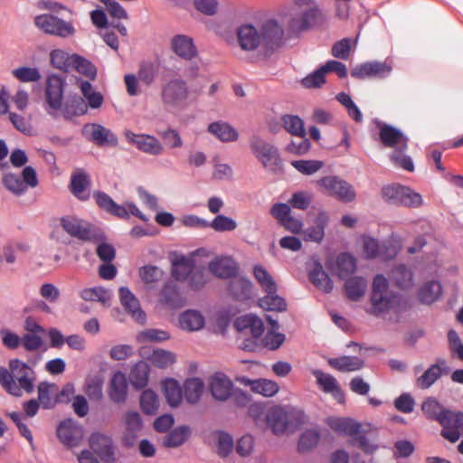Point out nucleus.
<instances>
[{
  "mask_svg": "<svg viewBox=\"0 0 463 463\" xmlns=\"http://www.w3.org/2000/svg\"><path fill=\"white\" fill-rule=\"evenodd\" d=\"M190 95L187 82L180 78L172 79L161 86L160 99L166 109H183Z\"/></svg>",
  "mask_w": 463,
  "mask_h": 463,
  "instance_id": "39448f33",
  "label": "nucleus"
},
{
  "mask_svg": "<svg viewBox=\"0 0 463 463\" xmlns=\"http://www.w3.org/2000/svg\"><path fill=\"white\" fill-rule=\"evenodd\" d=\"M193 261L184 256L176 257L172 263V276L176 280H185L194 270Z\"/></svg>",
  "mask_w": 463,
  "mask_h": 463,
  "instance_id": "79ce46f5",
  "label": "nucleus"
},
{
  "mask_svg": "<svg viewBox=\"0 0 463 463\" xmlns=\"http://www.w3.org/2000/svg\"><path fill=\"white\" fill-rule=\"evenodd\" d=\"M440 425L443 427L442 437L450 442L458 441L463 432V412L454 413L448 410L440 419Z\"/></svg>",
  "mask_w": 463,
  "mask_h": 463,
  "instance_id": "6ab92c4d",
  "label": "nucleus"
},
{
  "mask_svg": "<svg viewBox=\"0 0 463 463\" xmlns=\"http://www.w3.org/2000/svg\"><path fill=\"white\" fill-rule=\"evenodd\" d=\"M209 270L221 279H232L237 272L236 262L229 257H216L209 263Z\"/></svg>",
  "mask_w": 463,
  "mask_h": 463,
  "instance_id": "cd10ccee",
  "label": "nucleus"
},
{
  "mask_svg": "<svg viewBox=\"0 0 463 463\" xmlns=\"http://www.w3.org/2000/svg\"><path fill=\"white\" fill-rule=\"evenodd\" d=\"M140 406L146 414H156L159 406L156 393L151 390L144 391L140 397Z\"/></svg>",
  "mask_w": 463,
  "mask_h": 463,
  "instance_id": "5fc2aeb1",
  "label": "nucleus"
},
{
  "mask_svg": "<svg viewBox=\"0 0 463 463\" xmlns=\"http://www.w3.org/2000/svg\"><path fill=\"white\" fill-rule=\"evenodd\" d=\"M328 223V216L325 212H320L314 220L313 225L303 232L304 240L307 241L321 242L325 236V228Z\"/></svg>",
  "mask_w": 463,
  "mask_h": 463,
  "instance_id": "2f4dec72",
  "label": "nucleus"
},
{
  "mask_svg": "<svg viewBox=\"0 0 463 463\" xmlns=\"http://www.w3.org/2000/svg\"><path fill=\"white\" fill-rule=\"evenodd\" d=\"M283 128L291 135L305 137L306 130L303 120L294 115H284L281 118Z\"/></svg>",
  "mask_w": 463,
  "mask_h": 463,
  "instance_id": "09e8293b",
  "label": "nucleus"
},
{
  "mask_svg": "<svg viewBox=\"0 0 463 463\" xmlns=\"http://www.w3.org/2000/svg\"><path fill=\"white\" fill-rule=\"evenodd\" d=\"M5 187L11 193L21 195L26 191V185L21 177L15 174H6L3 177Z\"/></svg>",
  "mask_w": 463,
  "mask_h": 463,
  "instance_id": "13d9d810",
  "label": "nucleus"
},
{
  "mask_svg": "<svg viewBox=\"0 0 463 463\" xmlns=\"http://www.w3.org/2000/svg\"><path fill=\"white\" fill-rule=\"evenodd\" d=\"M103 379L101 376L94 375L89 377L85 383V393L92 401H100L103 397Z\"/></svg>",
  "mask_w": 463,
  "mask_h": 463,
  "instance_id": "603ef678",
  "label": "nucleus"
},
{
  "mask_svg": "<svg viewBox=\"0 0 463 463\" xmlns=\"http://www.w3.org/2000/svg\"><path fill=\"white\" fill-rule=\"evenodd\" d=\"M159 301L170 308H177L184 305L176 285L174 282H167L161 289Z\"/></svg>",
  "mask_w": 463,
  "mask_h": 463,
  "instance_id": "c9c22d12",
  "label": "nucleus"
},
{
  "mask_svg": "<svg viewBox=\"0 0 463 463\" xmlns=\"http://www.w3.org/2000/svg\"><path fill=\"white\" fill-rule=\"evenodd\" d=\"M207 130L222 142H234L238 139V131L225 121H215L211 123Z\"/></svg>",
  "mask_w": 463,
  "mask_h": 463,
  "instance_id": "473e14b6",
  "label": "nucleus"
},
{
  "mask_svg": "<svg viewBox=\"0 0 463 463\" xmlns=\"http://www.w3.org/2000/svg\"><path fill=\"white\" fill-rule=\"evenodd\" d=\"M250 146L252 154L264 168L276 171L281 167L282 160L275 146L268 143L259 136H253L250 139Z\"/></svg>",
  "mask_w": 463,
  "mask_h": 463,
  "instance_id": "0eeeda50",
  "label": "nucleus"
},
{
  "mask_svg": "<svg viewBox=\"0 0 463 463\" xmlns=\"http://www.w3.org/2000/svg\"><path fill=\"white\" fill-rule=\"evenodd\" d=\"M14 78L22 82H35L41 79V73L37 68L19 67L12 71Z\"/></svg>",
  "mask_w": 463,
  "mask_h": 463,
  "instance_id": "0e129e2a",
  "label": "nucleus"
},
{
  "mask_svg": "<svg viewBox=\"0 0 463 463\" xmlns=\"http://www.w3.org/2000/svg\"><path fill=\"white\" fill-rule=\"evenodd\" d=\"M308 277L312 284L324 292L329 293L333 290V281L324 271L320 262L316 261L314 263L313 269L308 272Z\"/></svg>",
  "mask_w": 463,
  "mask_h": 463,
  "instance_id": "f704fd0d",
  "label": "nucleus"
},
{
  "mask_svg": "<svg viewBox=\"0 0 463 463\" xmlns=\"http://www.w3.org/2000/svg\"><path fill=\"white\" fill-rule=\"evenodd\" d=\"M320 439V433L317 430L311 429L304 431L298 439V449L304 453L312 450L317 447Z\"/></svg>",
  "mask_w": 463,
  "mask_h": 463,
  "instance_id": "8fccbe9b",
  "label": "nucleus"
},
{
  "mask_svg": "<svg viewBox=\"0 0 463 463\" xmlns=\"http://www.w3.org/2000/svg\"><path fill=\"white\" fill-rule=\"evenodd\" d=\"M356 269V260L349 253L344 252L337 256L334 269L335 274L340 279L353 274Z\"/></svg>",
  "mask_w": 463,
  "mask_h": 463,
  "instance_id": "58836bf2",
  "label": "nucleus"
},
{
  "mask_svg": "<svg viewBox=\"0 0 463 463\" xmlns=\"http://www.w3.org/2000/svg\"><path fill=\"white\" fill-rule=\"evenodd\" d=\"M382 196L388 203L418 208L422 205V197L408 186L399 184L385 185L382 188Z\"/></svg>",
  "mask_w": 463,
  "mask_h": 463,
  "instance_id": "423d86ee",
  "label": "nucleus"
},
{
  "mask_svg": "<svg viewBox=\"0 0 463 463\" xmlns=\"http://www.w3.org/2000/svg\"><path fill=\"white\" fill-rule=\"evenodd\" d=\"M379 137L385 147L394 149L390 157L397 166L409 172L414 170L411 158L405 155L409 139L400 129L382 123L379 125Z\"/></svg>",
  "mask_w": 463,
  "mask_h": 463,
  "instance_id": "7ed1b4c3",
  "label": "nucleus"
},
{
  "mask_svg": "<svg viewBox=\"0 0 463 463\" xmlns=\"http://www.w3.org/2000/svg\"><path fill=\"white\" fill-rule=\"evenodd\" d=\"M83 133L88 135L90 141L101 146L104 145L116 146L117 137L108 128L99 124H88L83 128Z\"/></svg>",
  "mask_w": 463,
  "mask_h": 463,
  "instance_id": "5701e85b",
  "label": "nucleus"
},
{
  "mask_svg": "<svg viewBox=\"0 0 463 463\" xmlns=\"http://www.w3.org/2000/svg\"><path fill=\"white\" fill-rule=\"evenodd\" d=\"M367 288L366 280L362 277H353L348 279L345 284L346 296L350 300L357 301L365 293Z\"/></svg>",
  "mask_w": 463,
  "mask_h": 463,
  "instance_id": "a18cd8bd",
  "label": "nucleus"
},
{
  "mask_svg": "<svg viewBox=\"0 0 463 463\" xmlns=\"http://www.w3.org/2000/svg\"><path fill=\"white\" fill-rule=\"evenodd\" d=\"M119 298L125 310L138 323L146 321V314L141 310L138 299L126 288H119Z\"/></svg>",
  "mask_w": 463,
  "mask_h": 463,
  "instance_id": "bb28decb",
  "label": "nucleus"
},
{
  "mask_svg": "<svg viewBox=\"0 0 463 463\" xmlns=\"http://www.w3.org/2000/svg\"><path fill=\"white\" fill-rule=\"evenodd\" d=\"M0 383L9 394L19 397V389L16 381H13L10 369L0 366Z\"/></svg>",
  "mask_w": 463,
  "mask_h": 463,
  "instance_id": "774afa93",
  "label": "nucleus"
},
{
  "mask_svg": "<svg viewBox=\"0 0 463 463\" xmlns=\"http://www.w3.org/2000/svg\"><path fill=\"white\" fill-rule=\"evenodd\" d=\"M291 165L299 173L310 175L320 170L324 164L319 160H294Z\"/></svg>",
  "mask_w": 463,
  "mask_h": 463,
  "instance_id": "680f3d73",
  "label": "nucleus"
},
{
  "mask_svg": "<svg viewBox=\"0 0 463 463\" xmlns=\"http://www.w3.org/2000/svg\"><path fill=\"white\" fill-rule=\"evenodd\" d=\"M34 24L46 34L69 38L75 34L76 30L71 22L64 21L56 15L43 14L34 18Z\"/></svg>",
  "mask_w": 463,
  "mask_h": 463,
  "instance_id": "1a4fd4ad",
  "label": "nucleus"
},
{
  "mask_svg": "<svg viewBox=\"0 0 463 463\" xmlns=\"http://www.w3.org/2000/svg\"><path fill=\"white\" fill-rule=\"evenodd\" d=\"M253 275L266 293H276L277 285L271 275L260 265L253 268Z\"/></svg>",
  "mask_w": 463,
  "mask_h": 463,
  "instance_id": "49530a36",
  "label": "nucleus"
},
{
  "mask_svg": "<svg viewBox=\"0 0 463 463\" xmlns=\"http://www.w3.org/2000/svg\"><path fill=\"white\" fill-rule=\"evenodd\" d=\"M327 363L333 369L343 373L358 371L364 366V361L356 356L343 355L329 358Z\"/></svg>",
  "mask_w": 463,
  "mask_h": 463,
  "instance_id": "72a5a7b5",
  "label": "nucleus"
},
{
  "mask_svg": "<svg viewBox=\"0 0 463 463\" xmlns=\"http://www.w3.org/2000/svg\"><path fill=\"white\" fill-rule=\"evenodd\" d=\"M266 420L272 432L276 435H280L288 427L289 414L284 408L276 406L267 412Z\"/></svg>",
  "mask_w": 463,
  "mask_h": 463,
  "instance_id": "393cba45",
  "label": "nucleus"
},
{
  "mask_svg": "<svg viewBox=\"0 0 463 463\" xmlns=\"http://www.w3.org/2000/svg\"><path fill=\"white\" fill-rule=\"evenodd\" d=\"M71 61L78 72L90 80H94L96 78L97 70L90 61L80 55L74 54L71 56Z\"/></svg>",
  "mask_w": 463,
  "mask_h": 463,
  "instance_id": "4d7b16f0",
  "label": "nucleus"
},
{
  "mask_svg": "<svg viewBox=\"0 0 463 463\" xmlns=\"http://www.w3.org/2000/svg\"><path fill=\"white\" fill-rule=\"evenodd\" d=\"M171 49L177 56L185 61H191L198 54L193 38L185 34L175 35L171 39Z\"/></svg>",
  "mask_w": 463,
  "mask_h": 463,
  "instance_id": "4be33fe9",
  "label": "nucleus"
},
{
  "mask_svg": "<svg viewBox=\"0 0 463 463\" xmlns=\"http://www.w3.org/2000/svg\"><path fill=\"white\" fill-rule=\"evenodd\" d=\"M139 276L146 285L159 281L163 277V271L153 265H146L139 269Z\"/></svg>",
  "mask_w": 463,
  "mask_h": 463,
  "instance_id": "338daca9",
  "label": "nucleus"
},
{
  "mask_svg": "<svg viewBox=\"0 0 463 463\" xmlns=\"http://www.w3.org/2000/svg\"><path fill=\"white\" fill-rule=\"evenodd\" d=\"M392 67L386 61H368L356 65L351 71V77L358 80L365 78L382 79L388 76Z\"/></svg>",
  "mask_w": 463,
  "mask_h": 463,
  "instance_id": "dca6fc26",
  "label": "nucleus"
},
{
  "mask_svg": "<svg viewBox=\"0 0 463 463\" xmlns=\"http://www.w3.org/2000/svg\"><path fill=\"white\" fill-rule=\"evenodd\" d=\"M148 375V364L146 362L140 361L131 368L129 382L136 389H142L147 383Z\"/></svg>",
  "mask_w": 463,
  "mask_h": 463,
  "instance_id": "c03bdc74",
  "label": "nucleus"
},
{
  "mask_svg": "<svg viewBox=\"0 0 463 463\" xmlns=\"http://www.w3.org/2000/svg\"><path fill=\"white\" fill-rule=\"evenodd\" d=\"M261 308L270 311H283L286 309L287 304L281 297L276 293H267V295L259 300Z\"/></svg>",
  "mask_w": 463,
  "mask_h": 463,
  "instance_id": "6e6d98bb",
  "label": "nucleus"
},
{
  "mask_svg": "<svg viewBox=\"0 0 463 463\" xmlns=\"http://www.w3.org/2000/svg\"><path fill=\"white\" fill-rule=\"evenodd\" d=\"M38 401L41 407L44 410L53 408L58 402V385L47 382H42L38 384Z\"/></svg>",
  "mask_w": 463,
  "mask_h": 463,
  "instance_id": "7c9ffc66",
  "label": "nucleus"
},
{
  "mask_svg": "<svg viewBox=\"0 0 463 463\" xmlns=\"http://www.w3.org/2000/svg\"><path fill=\"white\" fill-rule=\"evenodd\" d=\"M283 35V28L273 19L262 23L259 29L246 24L237 31L239 44L245 51H253L260 46L272 50L280 44Z\"/></svg>",
  "mask_w": 463,
  "mask_h": 463,
  "instance_id": "f257e3e1",
  "label": "nucleus"
},
{
  "mask_svg": "<svg viewBox=\"0 0 463 463\" xmlns=\"http://www.w3.org/2000/svg\"><path fill=\"white\" fill-rule=\"evenodd\" d=\"M421 410L430 420H437L440 424V419L446 415L448 410L444 409L434 398H428L423 402Z\"/></svg>",
  "mask_w": 463,
  "mask_h": 463,
  "instance_id": "de8ad7c7",
  "label": "nucleus"
},
{
  "mask_svg": "<svg viewBox=\"0 0 463 463\" xmlns=\"http://www.w3.org/2000/svg\"><path fill=\"white\" fill-rule=\"evenodd\" d=\"M124 135L130 144L136 146L138 150L146 154L157 156L161 155L164 151L163 145L154 136L135 134L130 130H126Z\"/></svg>",
  "mask_w": 463,
  "mask_h": 463,
  "instance_id": "f3484780",
  "label": "nucleus"
},
{
  "mask_svg": "<svg viewBox=\"0 0 463 463\" xmlns=\"http://www.w3.org/2000/svg\"><path fill=\"white\" fill-rule=\"evenodd\" d=\"M449 372V367L444 359H439L435 364L429 367L416 380V385L422 390L430 388L443 373Z\"/></svg>",
  "mask_w": 463,
  "mask_h": 463,
  "instance_id": "b1692460",
  "label": "nucleus"
},
{
  "mask_svg": "<svg viewBox=\"0 0 463 463\" xmlns=\"http://www.w3.org/2000/svg\"><path fill=\"white\" fill-rule=\"evenodd\" d=\"M157 69L151 61H144L139 65L137 71L138 79L146 85H151L156 77Z\"/></svg>",
  "mask_w": 463,
  "mask_h": 463,
  "instance_id": "69168bd1",
  "label": "nucleus"
},
{
  "mask_svg": "<svg viewBox=\"0 0 463 463\" xmlns=\"http://www.w3.org/2000/svg\"><path fill=\"white\" fill-rule=\"evenodd\" d=\"M61 225L68 234L79 240L90 241L95 240L96 238V233L92 226L76 217H61Z\"/></svg>",
  "mask_w": 463,
  "mask_h": 463,
  "instance_id": "2eb2a0df",
  "label": "nucleus"
},
{
  "mask_svg": "<svg viewBox=\"0 0 463 463\" xmlns=\"http://www.w3.org/2000/svg\"><path fill=\"white\" fill-rule=\"evenodd\" d=\"M179 324L182 329L197 331L203 327L204 317L196 310H186L180 315Z\"/></svg>",
  "mask_w": 463,
  "mask_h": 463,
  "instance_id": "4c0bfd02",
  "label": "nucleus"
},
{
  "mask_svg": "<svg viewBox=\"0 0 463 463\" xmlns=\"http://www.w3.org/2000/svg\"><path fill=\"white\" fill-rule=\"evenodd\" d=\"M390 278L395 286L402 289L413 286V274L405 265H398L392 269Z\"/></svg>",
  "mask_w": 463,
  "mask_h": 463,
  "instance_id": "37998d69",
  "label": "nucleus"
},
{
  "mask_svg": "<svg viewBox=\"0 0 463 463\" xmlns=\"http://www.w3.org/2000/svg\"><path fill=\"white\" fill-rule=\"evenodd\" d=\"M250 389L266 397H271L276 394L279 387L276 382L267 379H258L250 381Z\"/></svg>",
  "mask_w": 463,
  "mask_h": 463,
  "instance_id": "3c124183",
  "label": "nucleus"
},
{
  "mask_svg": "<svg viewBox=\"0 0 463 463\" xmlns=\"http://www.w3.org/2000/svg\"><path fill=\"white\" fill-rule=\"evenodd\" d=\"M91 184L90 175L80 168L75 169L71 175L70 191L80 201H87L90 198L88 191Z\"/></svg>",
  "mask_w": 463,
  "mask_h": 463,
  "instance_id": "412c9836",
  "label": "nucleus"
},
{
  "mask_svg": "<svg viewBox=\"0 0 463 463\" xmlns=\"http://www.w3.org/2000/svg\"><path fill=\"white\" fill-rule=\"evenodd\" d=\"M190 430L187 426H181L169 432L164 439L166 448H176L182 445L188 438Z\"/></svg>",
  "mask_w": 463,
  "mask_h": 463,
  "instance_id": "864d4df0",
  "label": "nucleus"
},
{
  "mask_svg": "<svg viewBox=\"0 0 463 463\" xmlns=\"http://www.w3.org/2000/svg\"><path fill=\"white\" fill-rule=\"evenodd\" d=\"M89 446L103 463H116L119 458L118 448L112 438L102 432L91 433L89 438Z\"/></svg>",
  "mask_w": 463,
  "mask_h": 463,
  "instance_id": "9d476101",
  "label": "nucleus"
},
{
  "mask_svg": "<svg viewBox=\"0 0 463 463\" xmlns=\"http://www.w3.org/2000/svg\"><path fill=\"white\" fill-rule=\"evenodd\" d=\"M209 388L215 400L223 402L231 397L233 384L225 375L215 373L210 379Z\"/></svg>",
  "mask_w": 463,
  "mask_h": 463,
  "instance_id": "a878e982",
  "label": "nucleus"
},
{
  "mask_svg": "<svg viewBox=\"0 0 463 463\" xmlns=\"http://www.w3.org/2000/svg\"><path fill=\"white\" fill-rule=\"evenodd\" d=\"M64 87L65 80L61 76L52 74L47 77L44 94L49 114L61 109Z\"/></svg>",
  "mask_w": 463,
  "mask_h": 463,
  "instance_id": "4468645a",
  "label": "nucleus"
},
{
  "mask_svg": "<svg viewBox=\"0 0 463 463\" xmlns=\"http://www.w3.org/2000/svg\"><path fill=\"white\" fill-rule=\"evenodd\" d=\"M325 16L317 5L296 13L288 21V29L292 33H301L312 26L323 23Z\"/></svg>",
  "mask_w": 463,
  "mask_h": 463,
  "instance_id": "ddd939ff",
  "label": "nucleus"
},
{
  "mask_svg": "<svg viewBox=\"0 0 463 463\" xmlns=\"http://www.w3.org/2000/svg\"><path fill=\"white\" fill-rule=\"evenodd\" d=\"M13 381H16L19 397L23 392L32 393L34 389L35 373L32 367L20 359H11L8 363Z\"/></svg>",
  "mask_w": 463,
  "mask_h": 463,
  "instance_id": "9b49d317",
  "label": "nucleus"
},
{
  "mask_svg": "<svg viewBox=\"0 0 463 463\" xmlns=\"http://www.w3.org/2000/svg\"><path fill=\"white\" fill-rule=\"evenodd\" d=\"M442 293L439 282L431 280L424 283L418 291V298L420 303L430 305L437 301Z\"/></svg>",
  "mask_w": 463,
  "mask_h": 463,
  "instance_id": "e433bc0d",
  "label": "nucleus"
},
{
  "mask_svg": "<svg viewBox=\"0 0 463 463\" xmlns=\"http://www.w3.org/2000/svg\"><path fill=\"white\" fill-rule=\"evenodd\" d=\"M93 196L99 207L112 215L121 219H128L129 215L132 214L143 222L148 221L146 215L143 214L133 203H126L122 205L117 204L113 199L104 192H95Z\"/></svg>",
  "mask_w": 463,
  "mask_h": 463,
  "instance_id": "6e6552de",
  "label": "nucleus"
},
{
  "mask_svg": "<svg viewBox=\"0 0 463 463\" xmlns=\"http://www.w3.org/2000/svg\"><path fill=\"white\" fill-rule=\"evenodd\" d=\"M149 359L155 366L165 368L175 363V355L169 351L157 349L154 350Z\"/></svg>",
  "mask_w": 463,
  "mask_h": 463,
  "instance_id": "bf43d9fd",
  "label": "nucleus"
},
{
  "mask_svg": "<svg viewBox=\"0 0 463 463\" xmlns=\"http://www.w3.org/2000/svg\"><path fill=\"white\" fill-rule=\"evenodd\" d=\"M371 307L367 312L379 317L391 310L401 311L406 307V302L397 293L389 289L387 279L381 274L374 277L370 296Z\"/></svg>",
  "mask_w": 463,
  "mask_h": 463,
  "instance_id": "f03ea898",
  "label": "nucleus"
},
{
  "mask_svg": "<svg viewBox=\"0 0 463 463\" xmlns=\"http://www.w3.org/2000/svg\"><path fill=\"white\" fill-rule=\"evenodd\" d=\"M208 227L219 232H232L237 228V222L231 217L219 214L211 222H208Z\"/></svg>",
  "mask_w": 463,
  "mask_h": 463,
  "instance_id": "e2e57ef3",
  "label": "nucleus"
},
{
  "mask_svg": "<svg viewBox=\"0 0 463 463\" xmlns=\"http://www.w3.org/2000/svg\"><path fill=\"white\" fill-rule=\"evenodd\" d=\"M82 436V428L75 424L71 420L61 422L57 428V437L59 440L69 448L78 446Z\"/></svg>",
  "mask_w": 463,
  "mask_h": 463,
  "instance_id": "aec40b11",
  "label": "nucleus"
},
{
  "mask_svg": "<svg viewBox=\"0 0 463 463\" xmlns=\"http://www.w3.org/2000/svg\"><path fill=\"white\" fill-rule=\"evenodd\" d=\"M204 390V383L200 378H189L184 383V396L187 402L197 403Z\"/></svg>",
  "mask_w": 463,
  "mask_h": 463,
  "instance_id": "ea45409f",
  "label": "nucleus"
},
{
  "mask_svg": "<svg viewBox=\"0 0 463 463\" xmlns=\"http://www.w3.org/2000/svg\"><path fill=\"white\" fill-rule=\"evenodd\" d=\"M252 283L250 279L233 276L229 281L228 291L232 298L236 300H246L251 297Z\"/></svg>",
  "mask_w": 463,
  "mask_h": 463,
  "instance_id": "c756f323",
  "label": "nucleus"
},
{
  "mask_svg": "<svg viewBox=\"0 0 463 463\" xmlns=\"http://www.w3.org/2000/svg\"><path fill=\"white\" fill-rule=\"evenodd\" d=\"M327 425L336 433L351 437L349 443L362 449L364 453L372 454L377 446L371 443L362 431V425L351 418H328Z\"/></svg>",
  "mask_w": 463,
  "mask_h": 463,
  "instance_id": "20e7f679",
  "label": "nucleus"
},
{
  "mask_svg": "<svg viewBox=\"0 0 463 463\" xmlns=\"http://www.w3.org/2000/svg\"><path fill=\"white\" fill-rule=\"evenodd\" d=\"M80 296L85 301H99L102 304L110 298L109 292L102 288H84L80 292Z\"/></svg>",
  "mask_w": 463,
  "mask_h": 463,
  "instance_id": "052dcab7",
  "label": "nucleus"
},
{
  "mask_svg": "<svg viewBox=\"0 0 463 463\" xmlns=\"http://www.w3.org/2000/svg\"><path fill=\"white\" fill-rule=\"evenodd\" d=\"M317 184L327 194L342 202L350 203L355 199L356 193L352 184L338 176L329 175L322 177L317 181Z\"/></svg>",
  "mask_w": 463,
  "mask_h": 463,
  "instance_id": "f8f14e48",
  "label": "nucleus"
},
{
  "mask_svg": "<svg viewBox=\"0 0 463 463\" xmlns=\"http://www.w3.org/2000/svg\"><path fill=\"white\" fill-rule=\"evenodd\" d=\"M311 373L316 378L317 384L324 392L330 393L338 403H345V392L333 375L318 369H313Z\"/></svg>",
  "mask_w": 463,
  "mask_h": 463,
  "instance_id": "a211bd4d",
  "label": "nucleus"
},
{
  "mask_svg": "<svg viewBox=\"0 0 463 463\" xmlns=\"http://www.w3.org/2000/svg\"><path fill=\"white\" fill-rule=\"evenodd\" d=\"M165 397L171 407H177L183 399V390L177 381L166 379L162 382Z\"/></svg>",
  "mask_w": 463,
  "mask_h": 463,
  "instance_id": "a19ab883",
  "label": "nucleus"
},
{
  "mask_svg": "<svg viewBox=\"0 0 463 463\" xmlns=\"http://www.w3.org/2000/svg\"><path fill=\"white\" fill-rule=\"evenodd\" d=\"M128 392L127 379L123 373H115L109 382L108 394L115 403H123L126 401Z\"/></svg>",
  "mask_w": 463,
  "mask_h": 463,
  "instance_id": "c85d7f7f",
  "label": "nucleus"
}]
</instances>
